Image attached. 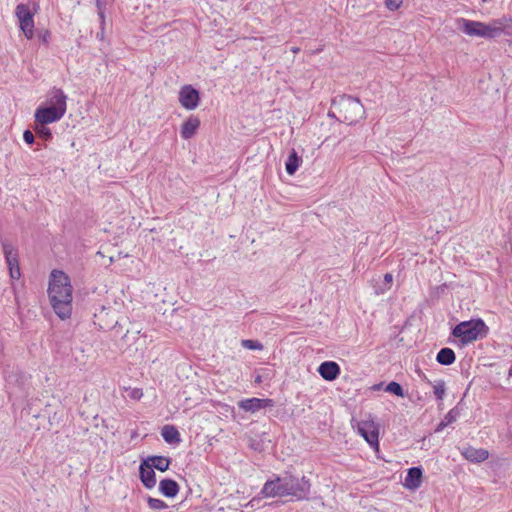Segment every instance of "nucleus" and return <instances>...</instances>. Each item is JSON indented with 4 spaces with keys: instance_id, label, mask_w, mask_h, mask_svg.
Instances as JSON below:
<instances>
[{
    "instance_id": "obj_1",
    "label": "nucleus",
    "mask_w": 512,
    "mask_h": 512,
    "mask_svg": "<svg viewBox=\"0 0 512 512\" xmlns=\"http://www.w3.org/2000/svg\"><path fill=\"white\" fill-rule=\"evenodd\" d=\"M48 296L59 318L63 320L69 318L72 312V286L66 273L60 270L51 272Z\"/></svg>"
},
{
    "instance_id": "obj_2",
    "label": "nucleus",
    "mask_w": 512,
    "mask_h": 512,
    "mask_svg": "<svg viewBox=\"0 0 512 512\" xmlns=\"http://www.w3.org/2000/svg\"><path fill=\"white\" fill-rule=\"evenodd\" d=\"M334 111L329 115L336 116L340 122L349 125L357 123L365 116V108L358 98L350 95H338L332 100Z\"/></svg>"
},
{
    "instance_id": "obj_3",
    "label": "nucleus",
    "mask_w": 512,
    "mask_h": 512,
    "mask_svg": "<svg viewBox=\"0 0 512 512\" xmlns=\"http://www.w3.org/2000/svg\"><path fill=\"white\" fill-rule=\"evenodd\" d=\"M498 19H493L489 23L474 21L461 18L458 20V29L471 37H481L487 40L496 39L501 36L503 28Z\"/></svg>"
},
{
    "instance_id": "obj_4",
    "label": "nucleus",
    "mask_w": 512,
    "mask_h": 512,
    "mask_svg": "<svg viewBox=\"0 0 512 512\" xmlns=\"http://www.w3.org/2000/svg\"><path fill=\"white\" fill-rule=\"evenodd\" d=\"M488 331L485 322L478 318L460 322L452 329L451 334L458 338L462 344H468L478 338L486 337Z\"/></svg>"
},
{
    "instance_id": "obj_5",
    "label": "nucleus",
    "mask_w": 512,
    "mask_h": 512,
    "mask_svg": "<svg viewBox=\"0 0 512 512\" xmlns=\"http://www.w3.org/2000/svg\"><path fill=\"white\" fill-rule=\"evenodd\" d=\"M280 483L286 496H291L296 500L307 499L310 494L311 483L305 476L296 477L290 473L280 476Z\"/></svg>"
},
{
    "instance_id": "obj_6",
    "label": "nucleus",
    "mask_w": 512,
    "mask_h": 512,
    "mask_svg": "<svg viewBox=\"0 0 512 512\" xmlns=\"http://www.w3.org/2000/svg\"><path fill=\"white\" fill-rule=\"evenodd\" d=\"M34 7H37V4H33ZM37 12L36 8L33 10L29 7V5L20 3L15 8V16L19 22V28L23 32L24 36L31 40L34 38V15Z\"/></svg>"
},
{
    "instance_id": "obj_7",
    "label": "nucleus",
    "mask_w": 512,
    "mask_h": 512,
    "mask_svg": "<svg viewBox=\"0 0 512 512\" xmlns=\"http://www.w3.org/2000/svg\"><path fill=\"white\" fill-rule=\"evenodd\" d=\"M358 433L371 447L379 446V431L377 424L372 420H363L357 424Z\"/></svg>"
},
{
    "instance_id": "obj_8",
    "label": "nucleus",
    "mask_w": 512,
    "mask_h": 512,
    "mask_svg": "<svg viewBox=\"0 0 512 512\" xmlns=\"http://www.w3.org/2000/svg\"><path fill=\"white\" fill-rule=\"evenodd\" d=\"M65 114L54 107L40 106L36 109L34 118L36 124H50L59 121Z\"/></svg>"
},
{
    "instance_id": "obj_9",
    "label": "nucleus",
    "mask_w": 512,
    "mask_h": 512,
    "mask_svg": "<svg viewBox=\"0 0 512 512\" xmlns=\"http://www.w3.org/2000/svg\"><path fill=\"white\" fill-rule=\"evenodd\" d=\"M200 101L199 91L191 85H184L179 91V102L187 110H194Z\"/></svg>"
},
{
    "instance_id": "obj_10",
    "label": "nucleus",
    "mask_w": 512,
    "mask_h": 512,
    "mask_svg": "<svg viewBox=\"0 0 512 512\" xmlns=\"http://www.w3.org/2000/svg\"><path fill=\"white\" fill-rule=\"evenodd\" d=\"M47 106L60 109L63 113L67 110V96L62 89L53 87L47 97Z\"/></svg>"
},
{
    "instance_id": "obj_11",
    "label": "nucleus",
    "mask_w": 512,
    "mask_h": 512,
    "mask_svg": "<svg viewBox=\"0 0 512 512\" xmlns=\"http://www.w3.org/2000/svg\"><path fill=\"white\" fill-rule=\"evenodd\" d=\"M280 480L279 475H274L273 479L267 480L260 492L261 495L265 498L285 497Z\"/></svg>"
},
{
    "instance_id": "obj_12",
    "label": "nucleus",
    "mask_w": 512,
    "mask_h": 512,
    "mask_svg": "<svg viewBox=\"0 0 512 512\" xmlns=\"http://www.w3.org/2000/svg\"><path fill=\"white\" fill-rule=\"evenodd\" d=\"M273 403L272 399L249 398L241 400L238 405L244 411L255 413L261 409L272 407Z\"/></svg>"
},
{
    "instance_id": "obj_13",
    "label": "nucleus",
    "mask_w": 512,
    "mask_h": 512,
    "mask_svg": "<svg viewBox=\"0 0 512 512\" xmlns=\"http://www.w3.org/2000/svg\"><path fill=\"white\" fill-rule=\"evenodd\" d=\"M139 477L145 488L152 489L155 487L156 474L147 459L139 466Z\"/></svg>"
},
{
    "instance_id": "obj_14",
    "label": "nucleus",
    "mask_w": 512,
    "mask_h": 512,
    "mask_svg": "<svg viewBox=\"0 0 512 512\" xmlns=\"http://www.w3.org/2000/svg\"><path fill=\"white\" fill-rule=\"evenodd\" d=\"M340 366L334 361H325L318 367V373L320 376L327 380L333 381L340 375Z\"/></svg>"
},
{
    "instance_id": "obj_15",
    "label": "nucleus",
    "mask_w": 512,
    "mask_h": 512,
    "mask_svg": "<svg viewBox=\"0 0 512 512\" xmlns=\"http://www.w3.org/2000/svg\"><path fill=\"white\" fill-rule=\"evenodd\" d=\"M423 470L419 467H411L407 471V475L404 480V486L409 490H416L422 484Z\"/></svg>"
},
{
    "instance_id": "obj_16",
    "label": "nucleus",
    "mask_w": 512,
    "mask_h": 512,
    "mask_svg": "<svg viewBox=\"0 0 512 512\" xmlns=\"http://www.w3.org/2000/svg\"><path fill=\"white\" fill-rule=\"evenodd\" d=\"M461 454L466 460L472 463H481L489 457V452L486 449L474 448L472 446L464 448Z\"/></svg>"
},
{
    "instance_id": "obj_17",
    "label": "nucleus",
    "mask_w": 512,
    "mask_h": 512,
    "mask_svg": "<svg viewBox=\"0 0 512 512\" xmlns=\"http://www.w3.org/2000/svg\"><path fill=\"white\" fill-rule=\"evenodd\" d=\"M200 127V120L198 117L191 115L181 126L180 135L183 139L188 140L192 138L198 128Z\"/></svg>"
},
{
    "instance_id": "obj_18",
    "label": "nucleus",
    "mask_w": 512,
    "mask_h": 512,
    "mask_svg": "<svg viewBox=\"0 0 512 512\" xmlns=\"http://www.w3.org/2000/svg\"><path fill=\"white\" fill-rule=\"evenodd\" d=\"M179 484L173 479H163L159 483L160 493L167 498H174L179 493Z\"/></svg>"
},
{
    "instance_id": "obj_19",
    "label": "nucleus",
    "mask_w": 512,
    "mask_h": 512,
    "mask_svg": "<svg viewBox=\"0 0 512 512\" xmlns=\"http://www.w3.org/2000/svg\"><path fill=\"white\" fill-rule=\"evenodd\" d=\"M2 249L8 268L19 266L18 253L14 246L6 241H2Z\"/></svg>"
},
{
    "instance_id": "obj_20",
    "label": "nucleus",
    "mask_w": 512,
    "mask_h": 512,
    "mask_svg": "<svg viewBox=\"0 0 512 512\" xmlns=\"http://www.w3.org/2000/svg\"><path fill=\"white\" fill-rule=\"evenodd\" d=\"M161 436L169 444H178L181 442L180 433L173 425H165L161 430Z\"/></svg>"
},
{
    "instance_id": "obj_21",
    "label": "nucleus",
    "mask_w": 512,
    "mask_h": 512,
    "mask_svg": "<svg viewBox=\"0 0 512 512\" xmlns=\"http://www.w3.org/2000/svg\"><path fill=\"white\" fill-rule=\"evenodd\" d=\"M301 162H302L301 157L297 154V152L294 149H292L291 152L289 153L288 158L285 163L286 172L289 175L295 174V172L298 170Z\"/></svg>"
},
{
    "instance_id": "obj_22",
    "label": "nucleus",
    "mask_w": 512,
    "mask_h": 512,
    "mask_svg": "<svg viewBox=\"0 0 512 512\" xmlns=\"http://www.w3.org/2000/svg\"><path fill=\"white\" fill-rule=\"evenodd\" d=\"M436 360L441 365L449 366L455 362L456 355L451 348L445 347L437 353Z\"/></svg>"
},
{
    "instance_id": "obj_23",
    "label": "nucleus",
    "mask_w": 512,
    "mask_h": 512,
    "mask_svg": "<svg viewBox=\"0 0 512 512\" xmlns=\"http://www.w3.org/2000/svg\"><path fill=\"white\" fill-rule=\"evenodd\" d=\"M153 469L165 472L169 469L171 459L165 456H151L147 459Z\"/></svg>"
},
{
    "instance_id": "obj_24",
    "label": "nucleus",
    "mask_w": 512,
    "mask_h": 512,
    "mask_svg": "<svg viewBox=\"0 0 512 512\" xmlns=\"http://www.w3.org/2000/svg\"><path fill=\"white\" fill-rule=\"evenodd\" d=\"M46 125L47 124H36L34 130L40 138L49 141L52 139V132Z\"/></svg>"
},
{
    "instance_id": "obj_25",
    "label": "nucleus",
    "mask_w": 512,
    "mask_h": 512,
    "mask_svg": "<svg viewBox=\"0 0 512 512\" xmlns=\"http://www.w3.org/2000/svg\"><path fill=\"white\" fill-rule=\"evenodd\" d=\"M385 391L386 392H389V393H392L398 397H404L405 396V393H404V390L402 388V386L398 383V382H395V381H391L390 383L387 384L386 388H385Z\"/></svg>"
},
{
    "instance_id": "obj_26",
    "label": "nucleus",
    "mask_w": 512,
    "mask_h": 512,
    "mask_svg": "<svg viewBox=\"0 0 512 512\" xmlns=\"http://www.w3.org/2000/svg\"><path fill=\"white\" fill-rule=\"evenodd\" d=\"M498 21L501 22V27L503 30L501 31V35H506L512 37V19L507 17L498 18Z\"/></svg>"
},
{
    "instance_id": "obj_27",
    "label": "nucleus",
    "mask_w": 512,
    "mask_h": 512,
    "mask_svg": "<svg viewBox=\"0 0 512 512\" xmlns=\"http://www.w3.org/2000/svg\"><path fill=\"white\" fill-rule=\"evenodd\" d=\"M147 504L150 509L153 510H162L168 508V505L161 499L147 497Z\"/></svg>"
},
{
    "instance_id": "obj_28",
    "label": "nucleus",
    "mask_w": 512,
    "mask_h": 512,
    "mask_svg": "<svg viewBox=\"0 0 512 512\" xmlns=\"http://www.w3.org/2000/svg\"><path fill=\"white\" fill-rule=\"evenodd\" d=\"M242 347L249 350H262L263 344L258 340L244 339L241 341Z\"/></svg>"
},
{
    "instance_id": "obj_29",
    "label": "nucleus",
    "mask_w": 512,
    "mask_h": 512,
    "mask_svg": "<svg viewBox=\"0 0 512 512\" xmlns=\"http://www.w3.org/2000/svg\"><path fill=\"white\" fill-rule=\"evenodd\" d=\"M445 382L443 380L438 381L434 385V395L437 400H443L445 395Z\"/></svg>"
},
{
    "instance_id": "obj_30",
    "label": "nucleus",
    "mask_w": 512,
    "mask_h": 512,
    "mask_svg": "<svg viewBox=\"0 0 512 512\" xmlns=\"http://www.w3.org/2000/svg\"><path fill=\"white\" fill-rule=\"evenodd\" d=\"M459 416H460V412H459L458 407H454L444 416L443 420H445V422L448 425H450V424L454 423Z\"/></svg>"
},
{
    "instance_id": "obj_31",
    "label": "nucleus",
    "mask_w": 512,
    "mask_h": 512,
    "mask_svg": "<svg viewBox=\"0 0 512 512\" xmlns=\"http://www.w3.org/2000/svg\"><path fill=\"white\" fill-rule=\"evenodd\" d=\"M127 391L128 396L133 400H140L143 396V391L140 388H129Z\"/></svg>"
},
{
    "instance_id": "obj_32",
    "label": "nucleus",
    "mask_w": 512,
    "mask_h": 512,
    "mask_svg": "<svg viewBox=\"0 0 512 512\" xmlns=\"http://www.w3.org/2000/svg\"><path fill=\"white\" fill-rule=\"evenodd\" d=\"M384 285L385 287L384 288H380L379 290H377V293H384L387 289L390 288V285L392 283V280H393V276L391 273H386L384 275Z\"/></svg>"
},
{
    "instance_id": "obj_33",
    "label": "nucleus",
    "mask_w": 512,
    "mask_h": 512,
    "mask_svg": "<svg viewBox=\"0 0 512 512\" xmlns=\"http://www.w3.org/2000/svg\"><path fill=\"white\" fill-rule=\"evenodd\" d=\"M401 4H402V0H385V6L390 11L397 10Z\"/></svg>"
},
{
    "instance_id": "obj_34",
    "label": "nucleus",
    "mask_w": 512,
    "mask_h": 512,
    "mask_svg": "<svg viewBox=\"0 0 512 512\" xmlns=\"http://www.w3.org/2000/svg\"><path fill=\"white\" fill-rule=\"evenodd\" d=\"M23 140L25 141L26 144L32 145L35 142V137H34V134L32 133V131H30L28 129L25 130L23 133Z\"/></svg>"
},
{
    "instance_id": "obj_35",
    "label": "nucleus",
    "mask_w": 512,
    "mask_h": 512,
    "mask_svg": "<svg viewBox=\"0 0 512 512\" xmlns=\"http://www.w3.org/2000/svg\"><path fill=\"white\" fill-rule=\"evenodd\" d=\"M9 272L12 279H19L21 276L20 267L17 265L16 267H10Z\"/></svg>"
},
{
    "instance_id": "obj_36",
    "label": "nucleus",
    "mask_w": 512,
    "mask_h": 512,
    "mask_svg": "<svg viewBox=\"0 0 512 512\" xmlns=\"http://www.w3.org/2000/svg\"><path fill=\"white\" fill-rule=\"evenodd\" d=\"M50 32L48 30H44L39 33V39L43 44H47L50 38Z\"/></svg>"
},
{
    "instance_id": "obj_37",
    "label": "nucleus",
    "mask_w": 512,
    "mask_h": 512,
    "mask_svg": "<svg viewBox=\"0 0 512 512\" xmlns=\"http://www.w3.org/2000/svg\"><path fill=\"white\" fill-rule=\"evenodd\" d=\"M100 20V29L105 30V11L98 12Z\"/></svg>"
},
{
    "instance_id": "obj_38",
    "label": "nucleus",
    "mask_w": 512,
    "mask_h": 512,
    "mask_svg": "<svg viewBox=\"0 0 512 512\" xmlns=\"http://www.w3.org/2000/svg\"><path fill=\"white\" fill-rule=\"evenodd\" d=\"M97 12L105 11V3L102 2V0H96L95 1Z\"/></svg>"
},
{
    "instance_id": "obj_39",
    "label": "nucleus",
    "mask_w": 512,
    "mask_h": 512,
    "mask_svg": "<svg viewBox=\"0 0 512 512\" xmlns=\"http://www.w3.org/2000/svg\"><path fill=\"white\" fill-rule=\"evenodd\" d=\"M448 424L445 422V420H442L436 427L435 432H441L445 427H447Z\"/></svg>"
},
{
    "instance_id": "obj_40",
    "label": "nucleus",
    "mask_w": 512,
    "mask_h": 512,
    "mask_svg": "<svg viewBox=\"0 0 512 512\" xmlns=\"http://www.w3.org/2000/svg\"><path fill=\"white\" fill-rule=\"evenodd\" d=\"M96 37L100 40H103L104 38V30L100 29V32L97 33Z\"/></svg>"
},
{
    "instance_id": "obj_41",
    "label": "nucleus",
    "mask_w": 512,
    "mask_h": 512,
    "mask_svg": "<svg viewBox=\"0 0 512 512\" xmlns=\"http://www.w3.org/2000/svg\"><path fill=\"white\" fill-rule=\"evenodd\" d=\"M291 51H292L294 54H296V53H298V52L300 51V48H298V47H292V48H291Z\"/></svg>"
},
{
    "instance_id": "obj_42",
    "label": "nucleus",
    "mask_w": 512,
    "mask_h": 512,
    "mask_svg": "<svg viewBox=\"0 0 512 512\" xmlns=\"http://www.w3.org/2000/svg\"><path fill=\"white\" fill-rule=\"evenodd\" d=\"M509 375H512V369L510 370Z\"/></svg>"
},
{
    "instance_id": "obj_43",
    "label": "nucleus",
    "mask_w": 512,
    "mask_h": 512,
    "mask_svg": "<svg viewBox=\"0 0 512 512\" xmlns=\"http://www.w3.org/2000/svg\"><path fill=\"white\" fill-rule=\"evenodd\" d=\"M509 375H512V369L510 370Z\"/></svg>"
}]
</instances>
